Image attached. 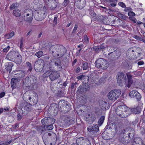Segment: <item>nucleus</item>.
Listing matches in <instances>:
<instances>
[{
  "instance_id": "51",
  "label": "nucleus",
  "mask_w": 145,
  "mask_h": 145,
  "mask_svg": "<svg viewBox=\"0 0 145 145\" xmlns=\"http://www.w3.org/2000/svg\"><path fill=\"white\" fill-rule=\"evenodd\" d=\"M88 64L87 62H85L83 63L82 65V68L84 70H86L88 68Z\"/></svg>"
},
{
  "instance_id": "9",
  "label": "nucleus",
  "mask_w": 145,
  "mask_h": 145,
  "mask_svg": "<svg viewBox=\"0 0 145 145\" xmlns=\"http://www.w3.org/2000/svg\"><path fill=\"white\" fill-rule=\"evenodd\" d=\"M89 86H86L85 85H81L78 87L76 92L78 94H82L84 92H86L89 90Z\"/></svg>"
},
{
  "instance_id": "42",
  "label": "nucleus",
  "mask_w": 145,
  "mask_h": 145,
  "mask_svg": "<svg viewBox=\"0 0 145 145\" xmlns=\"http://www.w3.org/2000/svg\"><path fill=\"white\" fill-rule=\"evenodd\" d=\"M47 119H48V122L49 124H53L55 121V119H54L50 118H47Z\"/></svg>"
},
{
  "instance_id": "29",
  "label": "nucleus",
  "mask_w": 145,
  "mask_h": 145,
  "mask_svg": "<svg viewBox=\"0 0 145 145\" xmlns=\"http://www.w3.org/2000/svg\"><path fill=\"white\" fill-rule=\"evenodd\" d=\"M13 13L14 16L17 17H19L21 15L20 10L18 9H16L13 10Z\"/></svg>"
},
{
  "instance_id": "4",
  "label": "nucleus",
  "mask_w": 145,
  "mask_h": 145,
  "mask_svg": "<svg viewBox=\"0 0 145 145\" xmlns=\"http://www.w3.org/2000/svg\"><path fill=\"white\" fill-rule=\"evenodd\" d=\"M140 54V53L137 51V50L135 48H133V47L128 49L126 53V55L127 56H131L133 57H134V58L139 56Z\"/></svg>"
},
{
  "instance_id": "40",
  "label": "nucleus",
  "mask_w": 145,
  "mask_h": 145,
  "mask_svg": "<svg viewBox=\"0 0 145 145\" xmlns=\"http://www.w3.org/2000/svg\"><path fill=\"white\" fill-rule=\"evenodd\" d=\"M24 113L23 112H22L21 110H20V113H18L17 116V119L18 120H20L22 118V115Z\"/></svg>"
},
{
  "instance_id": "43",
  "label": "nucleus",
  "mask_w": 145,
  "mask_h": 145,
  "mask_svg": "<svg viewBox=\"0 0 145 145\" xmlns=\"http://www.w3.org/2000/svg\"><path fill=\"white\" fill-rule=\"evenodd\" d=\"M43 55V53L42 51H39L37 52L35 54V55L37 56L38 58H40Z\"/></svg>"
},
{
  "instance_id": "7",
  "label": "nucleus",
  "mask_w": 145,
  "mask_h": 145,
  "mask_svg": "<svg viewBox=\"0 0 145 145\" xmlns=\"http://www.w3.org/2000/svg\"><path fill=\"white\" fill-rule=\"evenodd\" d=\"M42 60L39 59L35 62L34 65V69L37 72H40L43 68V63L42 61Z\"/></svg>"
},
{
  "instance_id": "23",
  "label": "nucleus",
  "mask_w": 145,
  "mask_h": 145,
  "mask_svg": "<svg viewBox=\"0 0 145 145\" xmlns=\"http://www.w3.org/2000/svg\"><path fill=\"white\" fill-rule=\"evenodd\" d=\"M20 81V79L17 78L16 77L12 78L11 81V86L12 87V88H15L16 83Z\"/></svg>"
},
{
  "instance_id": "30",
  "label": "nucleus",
  "mask_w": 145,
  "mask_h": 145,
  "mask_svg": "<svg viewBox=\"0 0 145 145\" xmlns=\"http://www.w3.org/2000/svg\"><path fill=\"white\" fill-rule=\"evenodd\" d=\"M57 105L56 103H52L49 108V110H51L52 112H54L57 109Z\"/></svg>"
},
{
  "instance_id": "25",
  "label": "nucleus",
  "mask_w": 145,
  "mask_h": 145,
  "mask_svg": "<svg viewBox=\"0 0 145 145\" xmlns=\"http://www.w3.org/2000/svg\"><path fill=\"white\" fill-rule=\"evenodd\" d=\"M99 127L97 125H96L92 127H89L87 128V129L89 132L97 131L99 130Z\"/></svg>"
},
{
  "instance_id": "38",
  "label": "nucleus",
  "mask_w": 145,
  "mask_h": 145,
  "mask_svg": "<svg viewBox=\"0 0 145 145\" xmlns=\"http://www.w3.org/2000/svg\"><path fill=\"white\" fill-rule=\"evenodd\" d=\"M18 6V3H14L10 7L11 10H13L17 8Z\"/></svg>"
},
{
  "instance_id": "49",
  "label": "nucleus",
  "mask_w": 145,
  "mask_h": 145,
  "mask_svg": "<svg viewBox=\"0 0 145 145\" xmlns=\"http://www.w3.org/2000/svg\"><path fill=\"white\" fill-rule=\"evenodd\" d=\"M118 16L120 18L122 19L126 20L127 19L126 17L124 15L121 13H119L118 14Z\"/></svg>"
},
{
  "instance_id": "3",
  "label": "nucleus",
  "mask_w": 145,
  "mask_h": 145,
  "mask_svg": "<svg viewBox=\"0 0 145 145\" xmlns=\"http://www.w3.org/2000/svg\"><path fill=\"white\" fill-rule=\"evenodd\" d=\"M121 94V91L119 89H116L110 91L108 94V97L110 100H113L117 99Z\"/></svg>"
},
{
  "instance_id": "6",
  "label": "nucleus",
  "mask_w": 145,
  "mask_h": 145,
  "mask_svg": "<svg viewBox=\"0 0 145 145\" xmlns=\"http://www.w3.org/2000/svg\"><path fill=\"white\" fill-rule=\"evenodd\" d=\"M49 79L51 81H54L57 80L60 76L59 72L53 69H50Z\"/></svg>"
},
{
  "instance_id": "32",
  "label": "nucleus",
  "mask_w": 145,
  "mask_h": 145,
  "mask_svg": "<svg viewBox=\"0 0 145 145\" xmlns=\"http://www.w3.org/2000/svg\"><path fill=\"white\" fill-rule=\"evenodd\" d=\"M31 96H32V95L29 96L26 93H24L23 95V99L25 101H26L28 102V101H29V100H30Z\"/></svg>"
},
{
  "instance_id": "64",
  "label": "nucleus",
  "mask_w": 145,
  "mask_h": 145,
  "mask_svg": "<svg viewBox=\"0 0 145 145\" xmlns=\"http://www.w3.org/2000/svg\"><path fill=\"white\" fill-rule=\"evenodd\" d=\"M50 87L52 91H53L54 90V88L55 87H54V84H53L52 83H51L50 84Z\"/></svg>"
},
{
  "instance_id": "53",
  "label": "nucleus",
  "mask_w": 145,
  "mask_h": 145,
  "mask_svg": "<svg viewBox=\"0 0 145 145\" xmlns=\"http://www.w3.org/2000/svg\"><path fill=\"white\" fill-rule=\"evenodd\" d=\"M57 17H58V16H55L54 17V20H53V24L54 25H56L57 24V21L58 20H57Z\"/></svg>"
},
{
  "instance_id": "39",
  "label": "nucleus",
  "mask_w": 145,
  "mask_h": 145,
  "mask_svg": "<svg viewBox=\"0 0 145 145\" xmlns=\"http://www.w3.org/2000/svg\"><path fill=\"white\" fill-rule=\"evenodd\" d=\"M45 127L46 129V130H51L53 128V126L52 125V124H49L47 125H45Z\"/></svg>"
},
{
  "instance_id": "46",
  "label": "nucleus",
  "mask_w": 145,
  "mask_h": 145,
  "mask_svg": "<svg viewBox=\"0 0 145 145\" xmlns=\"http://www.w3.org/2000/svg\"><path fill=\"white\" fill-rule=\"evenodd\" d=\"M50 73V69L45 73L43 75V76L44 78H45L47 77H49V78Z\"/></svg>"
},
{
  "instance_id": "8",
  "label": "nucleus",
  "mask_w": 145,
  "mask_h": 145,
  "mask_svg": "<svg viewBox=\"0 0 145 145\" xmlns=\"http://www.w3.org/2000/svg\"><path fill=\"white\" fill-rule=\"evenodd\" d=\"M34 17L38 21H41L44 19L46 17V14L44 12L35 11L33 13Z\"/></svg>"
},
{
  "instance_id": "57",
  "label": "nucleus",
  "mask_w": 145,
  "mask_h": 145,
  "mask_svg": "<svg viewBox=\"0 0 145 145\" xmlns=\"http://www.w3.org/2000/svg\"><path fill=\"white\" fill-rule=\"evenodd\" d=\"M133 37L138 40H140V41H142V40H143V39H142L140 37L137 36V35H134L133 36Z\"/></svg>"
},
{
  "instance_id": "12",
  "label": "nucleus",
  "mask_w": 145,
  "mask_h": 145,
  "mask_svg": "<svg viewBox=\"0 0 145 145\" xmlns=\"http://www.w3.org/2000/svg\"><path fill=\"white\" fill-rule=\"evenodd\" d=\"M38 96L36 93H33V95L31 96L30 100L28 101L29 104L31 105H34L37 103L38 101Z\"/></svg>"
},
{
  "instance_id": "63",
  "label": "nucleus",
  "mask_w": 145,
  "mask_h": 145,
  "mask_svg": "<svg viewBox=\"0 0 145 145\" xmlns=\"http://www.w3.org/2000/svg\"><path fill=\"white\" fill-rule=\"evenodd\" d=\"M56 7H57V5H56V3H54V6H52L50 7V9L51 10H54L56 8Z\"/></svg>"
},
{
  "instance_id": "56",
  "label": "nucleus",
  "mask_w": 145,
  "mask_h": 145,
  "mask_svg": "<svg viewBox=\"0 0 145 145\" xmlns=\"http://www.w3.org/2000/svg\"><path fill=\"white\" fill-rule=\"evenodd\" d=\"M118 5L123 8H125L126 5L123 2H120L118 3Z\"/></svg>"
},
{
  "instance_id": "58",
  "label": "nucleus",
  "mask_w": 145,
  "mask_h": 145,
  "mask_svg": "<svg viewBox=\"0 0 145 145\" xmlns=\"http://www.w3.org/2000/svg\"><path fill=\"white\" fill-rule=\"evenodd\" d=\"M78 27V25L77 24H75L73 30L72 32V33H74L77 30Z\"/></svg>"
},
{
  "instance_id": "61",
  "label": "nucleus",
  "mask_w": 145,
  "mask_h": 145,
  "mask_svg": "<svg viewBox=\"0 0 145 145\" xmlns=\"http://www.w3.org/2000/svg\"><path fill=\"white\" fill-rule=\"evenodd\" d=\"M10 46H8L7 47L5 48H4L3 49V52H7L9 50L10 48Z\"/></svg>"
},
{
  "instance_id": "52",
  "label": "nucleus",
  "mask_w": 145,
  "mask_h": 145,
  "mask_svg": "<svg viewBox=\"0 0 145 145\" xmlns=\"http://www.w3.org/2000/svg\"><path fill=\"white\" fill-rule=\"evenodd\" d=\"M125 129H123L122 128H121L118 133L120 134H124L125 133Z\"/></svg>"
},
{
  "instance_id": "54",
  "label": "nucleus",
  "mask_w": 145,
  "mask_h": 145,
  "mask_svg": "<svg viewBox=\"0 0 145 145\" xmlns=\"http://www.w3.org/2000/svg\"><path fill=\"white\" fill-rule=\"evenodd\" d=\"M84 41L86 43H88L89 42V39L86 35L84 36Z\"/></svg>"
},
{
  "instance_id": "34",
  "label": "nucleus",
  "mask_w": 145,
  "mask_h": 145,
  "mask_svg": "<svg viewBox=\"0 0 145 145\" xmlns=\"http://www.w3.org/2000/svg\"><path fill=\"white\" fill-rule=\"evenodd\" d=\"M132 113L135 114L139 113L140 111V108L139 107H137L136 108H131Z\"/></svg>"
},
{
  "instance_id": "35",
  "label": "nucleus",
  "mask_w": 145,
  "mask_h": 145,
  "mask_svg": "<svg viewBox=\"0 0 145 145\" xmlns=\"http://www.w3.org/2000/svg\"><path fill=\"white\" fill-rule=\"evenodd\" d=\"M52 133L53 134V133H46L44 134V135L42 137V138L43 140V142L45 144H46V137L47 136H51L52 135Z\"/></svg>"
},
{
  "instance_id": "48",
  "label": "nucleus",
  "mask_w": 145,
  "mask_h": 145,
  "mask_svg": "<svg viewBox=\"0 0 145 145\" xmlns=\"http://www.w3.org/2000/svg\"><path fill=\"white\" fill-rule=\"evenodd\" d=\"M11 142V140H10L9 142H0V145H8Z\"/></svg>"
},
{
  "instance_id": "60",
  "label": "nucleus",
  "mask_w": 145,
  "mask_h": 145,
  "mask_svg": "<svg viewBox=\"0 0 145 145\" xmlns=\"http://www.w3.org/2000/svg\"><path fill=\"white\" fill-rule=\"evenodd\" d=\"M85 76L83 75H80L77 77L76 78L78 80H81L83 78H84Z\"/></svg>"
},
{
  "instance_id": "59",
  "label": "nucleus",
  "mask_w": 145,
  "mask_h": 145,
  "mask_svg": "<svg viewBox=\"0 0 145 145\" xmlns=\"http://www.w3.org/2000/svg\"><path fill=\"white\" fill-rule=\"evenodd\" d=\"M129 19L133 21L134 23H136L137 22V20L135 18V17H130L129 18Z\"/></svg>"
},
{
  "instance_id": "14",
  "label": "nucleus",
  "mask_w": 145,
  "mask_h": 145,
  "mask_svg": "<svg viewBox=\"0 0 145 145\" xmlns=\"http://www.w3.org/2000/svg\"><path fill=\"white\" fill-rule=\"evenodd\" d=\"M80 143H82L84 145H90V141L86 138L83 137H80L77 139L76 141V142L80 144Z\"/></svg>"
},
{
  "instance_id": "5",
  "label": "nucleus",
  "mask_w": 145,
  "mask_h": 145,
  "mask_svg": "<svg viewBox=\"0 0 145 145\" xmlns=\"http://www.w3.org/2000/svg\"><path fill=\"white\" fill-rule=\"evenodd\" d=\"M108 55L110 56L109 57L110 59L111 58L112 61L110 62V63L112 65L115 64L114 60L117 59L120 56V54L118 52L117 53V51H114L113 52H111Z\"/></svg>"
},
{
  "instance_id": "45",
  "label": "nucleus",
  "mask_w": 145,
  "mask_h": 145,
  "mask_svg": "<svg viewBox=\"0 0 145 145\" xmlns=\"http://www.w3.org/2000/svg\"><path fill=\"white\" fill-rule=\"evenodd\" d=\"M90 15L93 17H95L96 14L94 12L92 9H90L89 10Z\"/></svg>"
},
{
  "instance_id": "2",
  "label": "nucleus",
  "mask_w": 145,
  "mask_h": 145,
  "mask_svg": "<svg viewBox=\"0 0 145 145\" xmlns=\"http://www.w3.org/2000/svg\"><path fill=\"white\" fill-rule=\"evenodd\" d=\"M95 67L98 68L105 69L108 66V64L107 61L103 58L98 59L95 62Z\"/></svg>"
},
{
  "instance_id": "17",
  "label": "nucleus",
  "mask_w": 145,
  "mask_h": 145,
  "mask_svg": "<svg viewBox=\"0 0 145 145\" xmlns=\"http://www.w3.org/2000/svg\"><path fill=\"white\" fill-rule=\"evenodd\" d=\"M16 54L17 53L14 51L10 52L7 54L6 58L9 60L13 61L16 57Z\"/></svg>"
},
{
  "instance_id": "28",
  "label": "nucleus",
  "mask_w": 145,
  "mask_h": 145,
  "mask_svg": "<svg viewBox=\"0 0 145 145\" xmlns=\"http://www.w3.org/2000/svg\"><path fill=\"white\" fill-rule=\"evenodd\" d=\"M37 131L42 133V132L45 131H46V129L45 127V126H39L37 127L36 128Z\"/></svg>"
},
{
  "instance_id": "36",
  "label": "nucleus",
  "mask_w": 145,
  "mask_h": 145,
  "mask_svg": "<svg viewBox=\"0 0 145 145\" xmlns=\"http://www.w3.org/2000/svg\"><path fill=\"white\" fill-rule=\"evenodd\" d=\"M105 48V46H103V44H101L100 46H98L96 47H95L94 48V49L96 51H98L99 50L104 49Z\"/></svg>"
},
{
  "instance_id": "33",
  "label": "nucleus",
  "mask_w": 145,
  "mask_h": 145,
  "mask_svg": "<svg viewBox=\"0 0 145 145\" xmlns=\"http://www.w3.org/2000/svg\"><path fill=\"white\" fill-rule=\"evenodd\" d=\"M105 117L104 116H101L99 119L98 121V125L99 126H101L105 120Z\"/></svg>"
},
{
  "instance_id": "24",
  "label": "nucleus",
  "mask_w": 145,
  "mask_h": 145,
  "mask_svg": "<svg viewBox=\"0 0 145 145\" xmlns=\"http://www.w3.org/2000/svg\"><path fill=\"white\" fill-rule=\"evenodd\" d=\"M124 112H125L126 114L124 116V118L127 117L129 116L132 113L131 108H129L125 106V110H123Z\"/></svg>"
},
{
  "instance_id": "27",
  "label": "nucleus",
  "mask_w": 145,
  "mask_h": 145,
  "mask_svg": "<svg viewBox=\"0 0 145 145\" xmlns=\"http://www.w3.org/2000/svg\"><path fill=\"white\" fill-rule=\"evenodd\" d=\"M60 118L66 123L71 122L72 120V118L71 117H67L65 115H62Z\"/></svg>"
},
{
  "instance_id": "1",
  "label": "nucleus",
  "mask_w": 145,
  "mask_h": 145,
  "mask_svg": "<svg viewBox=\"0 0 145 145\" xmlns=\"http://www.w3.org/2000/svg\"><path fill=\"white\" fill-rule=\"evenodd\" d=\"M127 79L123 73L119 72L117 75V80L118 83L120 86H123L124 84L126 86L129 88L133 82L132 76L130 74H127Z\"/></svg>"
},
{
  "instance_id": "62",
  "label": "nucleus",
  "mask_w": 145,
  "mask_h": 145,
  "mask_svg": "<svg viewBox=\"0 0 145 145\" xmlns=\"http://www.w3.org/2000/svg\"><path fill=\"white\" fill-rule=\"evenodd\" d=\"M69 3V1L68 0H65L63 2V5L66 7L67 5Z\"/></svg>"
},
{
  "instance_id": "44",
  "label": "nucleus",
  "mask_w": 145,
  "mask_h": 145,
  "mask_svg": "<svg viewBox=\"0 0 145 145\" xmlns=\"http://www.w3.org/2000/svg\"><path fill=\"white\" fill-rule=\"evenodd\" d=\"M114 127L115 129L116 132V133H118V132L119 131L121 128H120V127L118 125H116V124L115 123H114Z\"/></svg>"
},
{
  "instance_id": "16",
  "label": "nucleus",
  "mask_w": 145,
  "mask_h": 145,
  "mask_svg": "<svg viewBox=\"0 0 145 145\" xmlns=\"http://www.w3.org/2000/svg\"><path fill=\"white\" fill-rule=\"evenodd\" d=\"M58 45L57 44L52 46L49 48L50 52L54 56L56 55Z\"/></svg>"
},
{
  "instance_id": "26",
  "label": "nucleus",
  "mask_w": 145,
  "mask_h": 145,
  "mask_svg": "<svg viewBox=\"0 0 145 145\" xmlns=\"http://www.w3.org/2000/svg\"><path fill=\"white\" fill-rule=\"evenodd\" d=\"M16 57V58L14 61L17 64H20L22 61V56L19 54L17 53Z\"/></svg>"
},
{
  "instance_id": "20",
  "label": "nucleus",
  "mask_w": 145,
  "mask_h": 145,
  "mask_svg": "<svg viewBox=\"0 0 145 145\" xmlns=\"http://www.w3.org/2000/svg\"><path fill=\"white\" fill-rule=\"evenodd\" d=\"M32 109V107L29 105H25L24 107H22L21 109L20 110L23 112L25 114L27 112L31 111Z\"/></svg>"
},
{
  "instance_id": "47",
  "label": "nucleus",
  "mask_w": 145,
  "mask_h": 145,
  "mask_svg": "<svg viewBox=\"0 0 145 145\" xmlns=\"http://www.w3.org/2000/svg\"><path fill=\"white\" fill-rule=\"evenodd\" d=\"M77 84H78V83L76 82L72 83L71 87V89H72L75 90L76 89V85Z\"/></svg>"
},
{
  "instance_id": "13",
  "label": "nucleus",
  "mask_w": 145,
  "mask_h": 145,
  "mask_svg": "<svg viewBox=\"0 0 145 145\" xmlns=\"http://www.w3.org/2000/svg\"><path fill=\"white\" fill-rule=\"evenodd\" d=\"M129 95L132 98H135L138 101H140L141 98V96L140 93L135 90L131 91L130 92Z\"/></svg>"
},
{
  "instance_id": "18",
  "label": "nucleus",
  "mask_w": 145,
  "mask_h": 145,
  "mask_svg": "<svg viewBox=\"0 0 145 145\" xmlns=\"http://www.w3.org/2000/svg\"><path fill=\"white\" fill-rule=\"evenodd\" d=\"M88 116L86 117V120L87 121H89L90 123H93L95 120L96 118L94 114H89Z\"/></svg>"
},
{
  "instance_id": "55",
  "label": "nucleus",
  "mask_w": 145,
  "mask_h": 145,
  "mask_svg": "<svg viewBox=\"0 0 145 145\" xmlns=\"http://www.w3.org/2000/svg\"><path fill=\"white\" fill-rule=\"evenodd\" d=\"M128 15L130 17L134 16H135V14L133 12H129L128 13Z\"/></svg>"
},
{
  "instance_id": "41",
  "label": "nucleus",
  "mask_w": 145,
  "mask_h": 145,
  "mask_svg": "<svg viewBox=\"0 0 145 145\" xmlns=\"http://www.w3.org/2000/svg\"><path fill=\"white\" fill-rule=\"evenodd\" d=\"M33 14L31 16H29V17H27L26 18H25L24 20L29 23H31L33 18Z\"/></svg>"
},
{
  "instance_id": "37",
  "label": "nucleus",
  "mask_w": 145,
  "mask_h": 145,
  "mask_svg": "<svg viewBox=\"0 0 145 145\" xmlns=\"http://www.w3.org/2000/svg\"><path fill=\"white\" fill-rule=\"evenodd\" d=\"M48 119H47V118H45L42 119L41 121L42 124L44 125H47L49 124L48 122Z\"/></svg>"
},
{
  "instance_id": "31",
  "label": "nucleus",
  "mask_w": 145,
  "mask_h": 145,
  "mask_svg": "<svg viewBox=\"0 0 145 145\" xmlns=\"http://www.w3.org/2000/svg\"><path fill=\"white\" fill-rule=\"evenodd\" d=\"M30 80H29V78H26L23 81V85L27 87L29 86Z\"/></svg>"
},
{
  "instance_id": "10",
  "label": "nucleus",
  "mask_w": 145,
  "mask_h": 145,
  "mask_svg": "<svg viewBox=\"0 0 145 145\" xmlns=\"http://www.w3.org/2000/svg\"><path fill=\"white\" fill-rule=\"evenodd\" d=\"M56 55L60 57H62L66 52V48L62 45H58Z\"/></svg>"
},
{
  "instance_id": "11",
  "label": "nucleus",
  "mask_w": 145,
  "mask_h": 145,
  "mask_svg": "<svg viewBox=\"0 0 145 145\" xmlns=\"http://www.w3.org/2000/svg\"><path fill=\"white\" fill-rule=\"evenodd\" d=\"M125 105H121L118 106L116 109V114L121 118H124V116H123L122 114L124 111L123 110H125Z\"/></svg>"
},
{
  "instance_id": "22",
  "label": "nucleus",
  "mask_w": 145,
  "mask_h": 145,
  "mask_svg": "<svg viewBox=\"0 0 145 145\" xmlns=\"http://www.w3.org/2000/svg\"><path fill=\"white\" fill-rule=\"evenodd\" d=\"M75 5L76 7L80 9L83 8L85 6V3L83 2H81L80 0L75 3Z\"/></svg>"
},
{
  "instance_id": "21",
  "label": "nucleus",
  "mask_w": 145,
  "mask_h": 145,
  "mask_svg": "<svg viewBox=\"0 0 145 145\" xmlns=\"http://www.w3.org/2000/svg\"><path fill=\"white\" fill-rule=\"evenodd\" d=\"M54 64L55 66L57 67V70L58 71H60L61 70L62 67L61 65V62L59 59H56L54 62Z\"/></svg>"
},
{
  "instance_id": "50",
  "label": "nucleus",
  "mask_w": 145,
  "mask_h": 145,
  "mask_svg": "<svg viewBox=\"0 0 145 145\" xmlns=\"http://www.w3.org/2000/svg\"><path fill=\"white\" fill-rule=\"evenodd\" d=\"M108 20H110L111 22H109L107 23V24L108 25H112V24H114V23L116 22V20H112L111 18H108Z\"/></svg>"
},
{
  "instance_id": "19",
  "label": "nucleus",
  "mask_w": 145,
  "mask_h": 145,
  "mask_svg": "<svg viewBox=\"0 0 145 145\" xmlns=\"http://www.w3.org/2000/svg\"><path fill=\"white\" fill-rule=\"evenodd\" d=\"M5 69L7 71H9L10 73L12 71V68L13 66V63L11 62L6 63L5 65Z\"/></svg>"
},
{
  "instance_id": "15",
  "label": "nucleus",
  "mask_w": 145,
  "mask_h": 145,
  "mask_svg": "<svg viewBox=\"0 0 145 145\" xmlns=\"http://www.w3.org/2000/svg\"><path fill=\"white\" fill-rule=\"evenodd\" d=\"M14 77L20 79L24 77L25 76L24 72L22 71H16L14 72Z\"/></svg>"
}]
</instances>
